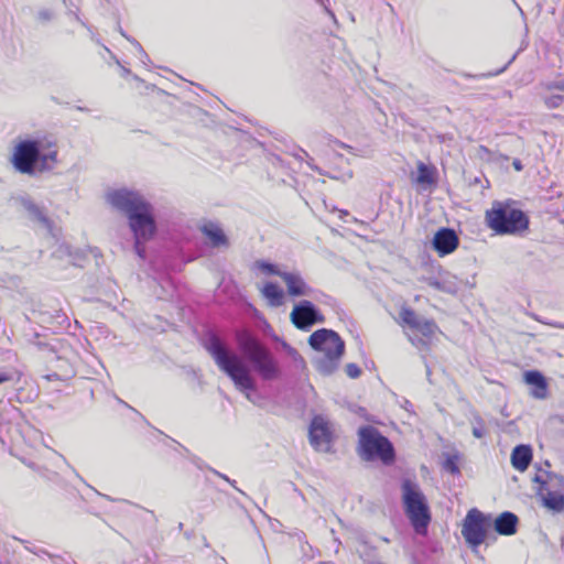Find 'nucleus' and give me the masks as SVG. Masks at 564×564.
Returning <instances> with one entry per match:
<instances>
[{
    "label": "nucleus",
    "instance_id": "obj_25",
    "mask_svg": "<svg viewBox=\"0 0 564 564\" xmlns=\"http://www.w3.org/2000/svg\"><path fill=\"white\" fill-rule=\"evenodd\" d=\"M413 329L424 337H432L437 329V325L433 319L422 317Z\"/></svg>",
    "mask_w": 564,
    "mask_h": 564
},
{
    "label": "nucleus",
    "instance_id": "obj_36",
    "mask_svg": "<svg viewBox=\"0 0 564 564\" xmlns=\"http://www.w3.org/2000/svg\"><path fill=\"white\" fill-rule=\"evenodd\" d=\"M37 19L42 22H48L54 19V13L48 9H41L37 12Z\"/></svg>",
    "mask_w": 564,
    "mask_h": 564
},
{
    "label": "nucleus",
    "instance_id": "obj_47",
    "mask_svg": "<svg viewBox=\"0 0 564 564\" xmlns=\"http://www.w3.org/2000/svg\"><path fill=\"white\" fill-rule=\"evenodd\" d=\"M105 51L109 53L110 57H111V61H113L117 65H120V61L118 59V57L105 45H102Z\"/></svg>",
    "mask_w": 564,
    "mask_h": 564
},
{
    "label": "nucleus",
    "instance_id": "obj_30",
    "mask_svg": "<svg viewBox=\"0 0 564 564\" xmlns=\"http://www.w3.org/2000/svg\"><path fill=\"white\" fill-rule=\"evenodd\" d=\"M256 264L258 269H260L263 273L268 275H276L282 279V273L284 271H281L276 264L265 260H259L256 262Z\"/></svg>",
    "mask_w": 564,
    "mask_h": 564
},
{
    "label": "nucleus",
    "instance_id": "obj_51",
    "mask_svg": "<svg viewBox=\"0 0 564 564\" xmlns=\"http://www.w3.org/2000/svg\"><path fill=\"white\" fill-rule=\"evenodd\" d=\"M431 375H432L431 368H430L429 366H426V377H427V380H429L430 382H432V381H431Z\"/></svg>",
    "mask_w": 564,
    "mask_h": 564
},
{
    "label": "nucleus",
    "instance_id": "obj_29",
    "mask_svg": "<svg viewBox=\"0 0 564 564\" xmlns=\"http://www.w3.org/2000/svg\"><path fill=\"white\" fill-rule=\"evenodd\" d=\"M63 2H64V6L66 7V14L68 17L74 18L77 22H79L87 30L91 31V28L88 25V23L79 17V9L73 3V1L64 0Z\"/></svg>",
    "mask_w": 564,
    "mask_h": 564
},
{
    "label": "nucleus",
    "instance_id": "obj_24",
    "mask_svg": "<svg viewBox=\"0 0 564 564\" xmlns=\"http://www.w3.org/2000/svg\"><path fill=\"white\" fill-rule=\"evenodd\" d=\"M56 161H57V151L53 150V151H48V152L44 153L42 151V144H41L37 171L51 170L52 166L56 163Z\"/></svg>",
    "mask_w": 564,
    "mask_h": 564
},
{
    "label": "nucleus",
    "instance_id": "obj_58",
    "mask_svg": "<svg viewBox=\"0 0 564 564\" xmlns=\"http://www.w3.org/2000/svg\"><path fill=\"white\" fill-rule=\"evenodd\" d=\"M133 79L138 80V82H141V78L139 76H137V75H133Z\"/></svg>",
    "mask_w": 564,
    "mask_h": 564
},
{
    "label": "nucleus",
    "instance_id": "obj_18",
    "mask_svg": "<svg viewBox=\"0 0 564 564\" xmlns=\"http://www.w3.org/2000/svg\"><path fill=\"white\" fill-rule=\"evenodd\" d=\"M518 517L511 511L501 512L494 521V530L500 535H512L517 532Z\"/></svg>",
    "mask_w": 564,
    "mask_h": 564
},
{
    "label": "nucleus",
    "instance_id": "obj_54",
    "mask_svg": "<svg viewBox=\"0 0 564 564\" xmlns=\"http://www.w3.org/2000/svg\"><path fill=\"white\" fill-rule=\"evenodd\" d=\"M551 325L554 326V327H557V328H563V325L560 324V323H554V324H551Z\"/></svg>",
    "mask_w": 564,
    "mask_h": 564
},
{
    "label": "nucleus",
    "instance_id": "obj_62",
    "mask_svg": "<svg viewBox=\"0 0 564 564\" xmlns=\"http://www.w3.org/2000/svg\"><path fill=\"white\" fill-rule=\"evenodd\" d=\"M340 213H341L343 215H348V213H347L346 210H340Z\"/></svg>",
    "mask_w": 564,
    "mask_h": 564
},
{
    "label": "nucleus",
    "instance_id": "obj_48",
    "mask_svg": "<svg viewBox=\"0 0 564 564\" xmlns=\"http://www.w3.org/2000/svg\"><path fill=\"white\" fill-rule=\"evenodd\" d=\"M45 379L48 381H53V380H59L61 378L56 372H53V373L46 375Z\"/></svg>",
    "mask_w": 564,
    "mask_h": 564
},
{
    "label": "nucleus",
    "instance_id": "obj_53",
    "mask_svg": "<svg viewBox=\"0 0 564 564\" xmlns=\"http://www.w3.org/2000/svg\"><path fill=\"white\" fill-rule=\"evenodd\" d=\"M119 32L126 39H127V36H129L120 26H119Z\"/></svg>",
    "mask_w": 564,
    "mask_h": 564
},
{
    "label": "nucleus",
    "instance_id": "obj_37",
    "mask_svg": "<svg viewBox=\"0 0 564 564\" xmlns=\"http://www.w3.org/2000/svg\"><path fill=\"white\" fill-rule=\"evenodd\" d=\"M178 445H180V446L182 447V449L187 454V456L189 457V459L192 460V463H193V464H195L198 468H203L200 458H198V457H197V456H195V455H191V454H189V451H188L186 447H184V446H183V445H181V444H178Z\"/></svg>",
    "mask_w": 564,
    "mask_h": 564
},
{
    "label": "nucleus",
    "instance_id": "obj_55",
    "mask_svg": "<svg viewBox=\"0 0 564 564\" xmlns=\"http://www.w3.org/2000/svg\"><path fill=\"white\" fill-rule=\"evenodd\" d=\"M118 402H119V403H121V404H123V405H124V406H127V408L129 406V404H128V403H126V402H124L123 400H121V399H118Z\"/></svg>",
    "mask_w": 564,
    "mask_h": 564
},
{
    "label": "nucleus",
    "instance_id": "obj_38",
    "mask_svg": "<svg viewBox=\"0 0 564 564\" xmlns=\"http://www.w3.org/2000/svg\"><path fill=\"white\" fill-rule=\"evenodd\" d=\"M25 549L35 555H46L50 557V554H51L47 551H45L44 549H41L37 546H25Z\"/></svg>",
    "mask_w": 564,
    "mask_h": 564
},
{
    "label": "nucleus",
    "instance_id": "obj_39",
    "mask_svg": "<svg viewBox=\"0 0 564 564\" xmlns=\"http://www.w3.org/2000/svg\"><path fill=\"white\" fill-rule=\"evenodd\" d=\"M50 558L53 561L54 564H69L67 560L62 555L50 554Z\"/></svg>",
    "mask_w": 564,
    "mask_h": 564
},
{
    "label": "nucleus",
    "instance_id": "obj_64",
    "mask_svg": "<svg viewBox=\"0 0 564 564\" xmlns=\"http://www.w3.org/2000/svg\"><path fill=\"white\" fill-rule=\"evenodd\" d=\"M318 564H330V563H328V562H319Z\"/></svg>",
    "mask_w": 564,
    "mask_h": 564
},
{
    "label": "nucleus",
    "instance_id": "obj_31",
    "mask_svg": "<svg viewBox=\"0 0 564 564\" xmlns=\"http://www.w3.org/2000/svg\"><path fill=\"white\" fill-rule=\"evenodd\" d=\"M473 435L476 438H482L485 436V421L479 413H473Z\"/></svg>",
    "mask_w": 564,
    "mask_h": 564
},
{
    "label": "nucleus",
    "instance_id": "obj_15",
    "mask_svg": "<svg viewBox=\"0 0 564 564\" xmlns=\"http://www.w3.org/2000/svg\"><path fill=\"white\" fill-rule=\"evenodd\" d=\"M282 280L286 284L288 293L291 296H308L312 288L305 282L299 272H283Z\"/></svg>",
    "mask_w": 564,
    "mask_h": 564
},
{
    "label": "nucleus",
    "instance_id": "obj_61",
    "mask_svg": "<svg viewBox=\"0 0 564 564\" xmlns=\"http://www.w3.org/2000/svg\"><path fill=\"white\" fill-rule=\"evenodd\" d=\"M128 408L134 411V413H138V410L133 409L132 406L129 405Z\"/></svg>",
    "mask_w": 564,
    "mask_h": 564
},
{
    "label": "nucleus",
    "instance_id": "obj_17",
    "mask_svg": "<svg viewBox=\"0 0 564 564\" xmlns=\"http://www.w3.org/2000/svg\"><path fill=\"white\" fill-rule=\"evenodd\" d=\"M34 345L43 351L47 352V359L53 361L56 360L62 364H67V359L65 356L66 346L63 340L54 338L50 341L36 340Z\"/></svg>",
    "mask_w": 564,
    "mask_h": 564
},
{
    "label": "nucleus",
    "instance_id": "obj_12",
    "mask_svg": "<svg viewBox=\"0 0 564 564\" xmlns=\"http://www.w3.org/2000/svg\"><path fill=\"white\" fill-rule=\"evenodd\" d=\"M458 246L459 238L456 231L449 227L440 228L432 239V248L440 257L453 253Z\"/></svg>",
    "mask_w": 564,
    "mask_h": 564
},
{
    "label": "nucleus",
    "instance_id": "obj_35",
    "mask_svg": "<svg viewBox=\"0 0 564 564\" xmlns=\"http://www.w3.org/2000/svg\"><path fill=\"white\" fill-rule=\"evenodd\" d=\"M69 256L73 259V264L77 267H84V260L86 259V253L84 251L77 250L74 253L69 252Z\"/></svg>",
    "mask_w": 564,
    "mask_h": 564
},
{
    "label": "nucleus",
    "instance_id": "obj_57",
    "mask_svg": "<svg viewBox=\"0 0 564 564\" xmlns=\"http://www.w3.org/2000/svg\"><path fill=\"white\" fill-rule=\"evenodd\" d=\"M91 39H93L97 44H100L99 39H96L94 35L91 36Z\"/></svg>",
    "mask_w": 564,
    "mask_h": 564
},
{
    "label": "nucleus",
    "instance_id": "obj_16",
    "mask_svg": "<svg viewBox=\"0 0 564 564\" xmlns=\"http://www.w3.org/2000/svg\"><path fill=\"white\" fill-rule=\"evenodd\" d=\"M524 382L532 388L531 395L543 400L547 397V381L539 370H527L523 375Z\"/></svg>",
    "mask_w": 564,
    "mask_h": 564
},
{
    "label": "nucleus",
    "instance_id": "obj_7",
    "mask_svg": "<svg viewBox=\"0 0 564 564\" xmlns=\"http://www.w3.org/2000/svg\"><path fill=\"white\" fill-rule=\"evenodd\" d=\"M532 481L538 484L535 495L543 507L554 513L564 511V475L539 468Z\"/></svg>",
    "mask_w": 564,
    "mask_h": 564
},
{
    "label": "nucleus",
    "instance_id": "obj_21",
    "mask_svg": "<svg viewBox=\"0 0 564 564\" xmlns=\"http://www.w3.org/2000/svg\"><path fill=\"white\" fill-rule=\"evenodd\" d=\"M261 293L272 307H279L284 303V291L276 282H267Z\"/></svg>",
    "mask_w": 564,
    "mask_h": 564
},
{
    "label": "nucleus",
    "instance_id": "obj_49",
    "mask_svg": "<svg viewBox=\"0 0 564 564\" xmlns=\"http://www.w3.org/2000/svg\"><path fill=\"white\" fill-rule=\"evenodd\" d=\"M230 486H232L237 491H239L241 495L246 496L245 491H242L241 489H239L237 486H236V480L234 479H230L229 480H226Z\"/></svg>",
    "mask_w": 564,
    "mask_h": 564
},
{
    "label": "nucleus",
    "instance_id": "obj_46",
    "mask_svg": "<svg viewBox=\"0 0 564 564\" xmlns=\"http://www.w3.org/2000/svg\"><path fill=\"white\" fill-rule=\"evenodd\" d=\"M127 40L138 50L142 51V45L133 37L127 36Z\"/></svg>",
    "mask_w": 564,
    "mask_h": 564
},
{
    "label": "nucleus",
    "instance_id": "obj_28",
    "mask_svg": "<svg viewBox=\"0 0 564 564\" xmlns=\"http://www.w3.org/2000/svg\"><path fill=\"white\" fill-rule=\"evenodd\" d=\"M542 99L547 109H556L564 101V93H550V95H544Z\"/></svg>",
    "mask_w": 564,
    "mask_h": 564
},
{
    "label": "nucleus",
    "instance_id": "obj_20",
    "mask_svg": "<svg viewBox=\"0 0 564 564\" xmlns=\"http://www.w3.org/2000/svg\"><path fill=\"white\" fill-rule=\"evenodd\" d=\"M533 458V451L530 445L519 444L511 453V464L519 471H524L530 466Z\"/></svg>",
    "mask_w": 564,
    "mask_h": 564
},
{
    "label": "nucleus",
    "instance_id": "obj_60",
    "mask_svg": "<svg viewBox=\"0 0 564 564\" xmlns=\"http://www.w3.org/2000/svg\"><path fill=\"white\" fill-rule=\"evenodd\" d=\"M300 151H301L302 153H304L305 155H308V154H307V152H306L305 150L300 149Z\"/></svg>",
    "mask_w": 564,
    "mask_h": 564
},
{
    "label": "nucleus",
    "instance_id": "obj_11",
    "mask_svg": "<svg viewBox=\"0 0 564 564\" xmlns=\"http://www.w3.org/2000/svg\"><path fill=\"white\" fill-rule=\"evenodd\" d=\"M308 438L311 445L319 452H329L333 441V434L328 426L327 421L321 416L315 415L310 424Z\"/></svg>",
    "mask_w": 564,
    "mask_h": 564
},
{
    "label": "nucleus",
    "instance_id": "obj_63",
    "mask_svg": "<svg viewBox=\"0 0 564 564\" xmlns=\"http://www.w3.org/2000/svg\"><path fill=\"white\" fill-rule=\"evenodd\" d=\"M340 147L341 148H348V145H346L345 143H340Z\"/></svg>",
    "mask_w": 564,
    "mask_h": 564
},
{
    "label": "nucleus",
    "instance_id": "obj_9",
    "mask_svg": "<svg viewBox=\"0 0 564 564\" xmlns=\"http://www.w3.org/2000/svg\"><path fill=\"white\" fill-rule=\"evenodd\" d=\"M41 141L26 139L15 147L12 164L17 171L32 175L39 170Z\"/></svg>",
    "mask_w": 564,
    "mask_h": 564
},
{
    "label": "nucleus",
    "instance_id": "obj_56",
    "mask_svg": "<svg viewBox=\"0 0 564 564\" xmlns=\"http://www.w3.org/2000/svg\"><path fill=\"white\" fill-rule=\"evenodd\" d=\"M91 39H93L97 44H100L99 39H96L94 35L91 36Z\"/></svg>",
    "mask_w": 564,
    "mask_h": 564
},
{
    "label": "nucleus",
    "instance_id": "obj_19",
    "mask_svg": "<svg viewBox=\"0 0 564 564\" xmlns=\"http://www.w3.org/2000/svg\"><path fill=\"white\" fill-rule=\"evenodd\" d=\"M264 334L268 335L273 341L280 343L282 349L285 351V354L292 359L294 362L295 368L297 369H304L306 366V362L304 358L300 355V352L292 347L288 341L282 339L280 336H278L270 324L265 323Z\"/></svg>",
    "mask_w": 564,
    "mask_h": 564
},
{
    "label": "nucleus",
    "instance_id": "obj_22",
    "mask_svg": "<svg viewBox=\"0 0 564 564\" xmlns=\"http://www.w3.org/2000/svg\"><path fill=\"white\" fill-rule=\"evenodd\" d=\"M202 231L209 239L213 247L218 248L228 245V238L218 225L208 223L202 227Z\"/></svg>",
    "mask_w": 564,
    "mask_h": 564
},
{
    "label": "nucleus",
    "instance_id": "obj_1",
    "mask_svg": "<svg viewBox=\"0 0 564 564\" xmlns=\"http://www.w3.org/2000/svg\"><path fill=\"white\" fill-rule=\"evenodd\" d=\"M203 347L213 357L218 368L234 382L237 390L256 403L253 393L258 390L251 371L263 381H275L283 377V368L272 350L254 335H246L240 341V350L247 361L230 351L220 335L209 328L202 338Z\"/></svg>",
    "mask_w": 564,
    "mask_h": 564
},
{
    "label": "nucleus",
    "instance_id": "obj_50",
    "mask_svg": "<svg viewBox=\"0 0 564 564\" xmlns=\"http://www.w3.org/2000/svg\"><path fill=\"white\" fill-rule=\"evenodd\" d=\"M119 66L121 68V76L122 77H127V76H129L131 74V70L129 68L122 66L121 64Z\"/></svg>",
    "mask_w": 564,
    "mask_h": 564
},
{
    "label": "nucleus",
    "instance_id": "obj_8",
    "mask_svg": "<svg viewBox=\"0 0 564 564\" xmlns=\"http://www.w3.org/2000/svg\"><path fill=\"white\" fill-rule=\"evenodd\" d=\"M491 528V514L484 513L473 508L467 512L464 519L462 534L469 547L476 550L482 543L489 544L496 539L490 531Z\"/></svg>",
    "mask_w": 564,
    "mask_h": 564
},
{
    "label": "nucleus",
    "instance_id": "obj_5",
    "mask_svg": "<svg viewBox=\"0 0 564 564\" xmlns=\"http://www.w3.org/2000/svg\"><path fill=\"white\" fill-rule=\"evenodd\" d=\"M401 490L403 510L414 532L419 535H426L432 520L426 497L420 486L408 478L402 480Z\"/></svg>",
    "mask_w": 564,
    "mask_h": 564
},
{
    "label": "nucleus",
    "instance_id": "obj_34",
    "mask_svg": "<svg viewBox=\"0 0 564 564\" xmlns=\"http://www.w3.org/2000/svg\"><path fill=\"white\" fill-rule=\"evenodd\" d=\"M517 55H518V52L514 53L511 56V58L501 68H499L495 72H490L488 74H481L478 77H490V76H498V75L502 74L509 67V65L517 58Z\"/></svg>",
    "mask_w": 564,
    "mask_h": 564
},
{
    "label": "nucleus",
    "instance_id": "obj_27",
    "mask_svg": "<svg viewBox=\"0 0 564 564\" xmlns=\"http://www.w3.org/2000/svg\"><path fill=\"white\" fill-rule=\"evenodd\" d=\"M400 317L402 322L408 325L410 328H414L422 316H419L414 310L410 307H403L400 312Z\"/></svg>",
    "mask_w": 564,
    "mask_h": 564
},
{
    "label": "nucleus",
    "instance_id": "obj_2",
    "mask_svg": "<svg viewBox=\"0 0 564 564\" xmlns=\"http://www.w3.org/2000/svg\"><path fill=\"white\" fill-rule=\"evenodd\" d=\"M108 200L115 208L126 214L134 238V252L140 259L145 260V243L155 236L158 230L152 205L138 192L127 188L111 192Z\"/></svg>",
    "mask_w": 564,
    "mask_h": 564
},
{
    "label": "nucleus",
    "instance_id": "obj_43",
    "mask_svg": "<svg viewBox=\"0 0 564 564\" xmlns=\"http://www.w3.org/2000/svg\"><path fill=\"white\" fill-rule=\"evenodd\" d=\"M140 53V59L143 64L148 65L151 59L149 57V55L147 54V52L142 48V51H138Z\"/></svg>",
    "mask_w": 564,
    "mask_h": 564
},
{
    "label": "nucleus",
    "instance_id": "obj_45",
    "mask_svg": "<svg viewBox=\"0 0 564 564\" xmlns=\"http://www.w3.org/2000/svg\"><path fill=\"white\" fill-rule=\"evenodd\" d=\"M512 166L514 167L516 171H519V172L523 170V164L519 159L513 160Z\"/></svg>",
    "mask_w": 564,
    "mask_h": 564
},
{
    "label": "nucleus",
    "instance_id": "obj_40",
    "mask_svg": "<svg viewBox=\"0 0 564 564\" xmlns=\"http://www.w3.org/2000/svg\"><path fill=\"white\" fill-rule=\"evenodd\" d=\"M317 3H319L324 10L332 17L334 18V13L333 11L328 8V4H329V0H315Z\"/></svg>",
    "mask_w": 564,
    "mask_h": 564
},
{
    "label": "nucleus",
    "instance_id": "obj_44",
    "mask_svg": "<svg viewBox=\"0 0 564 564\" xmlns=\"http://www.w3.org/2000/svg\"><path fill=\"white\" fill-rule=\"evenodd\" d=\"M208 470L212 471L213 474H215L216 476H218L219 478L224 479V480H229V477L227 475L216 470L213 467H208Z\"/></svg>",
    "mask_w": 564,
    "mask_h": 564
},
{
    "label": "nucleus",
    "instance_id": "obj_13",
    "mask_svg": "<svg viewBox=\"0 0 564 564\" xmlns=\"http://www.w3.org/2000/svg\"><path fill=\"white\" fill-rule=\"evenodd\" d=\"M426 283L429 286L445 292L447 294L456 295L466 283L458 279L456 275H452L448 272H445L440 275V278H427Z\"/></svg>",
    "mask_w": 564,
    "mask_h": 564
},
{
    "label": "nucleus",
    "instance_id": "obj_23",
    "mask_svg": "<svg viewBox=\"0 0 564 564\" xmlns=\"http://www.w3.org/2000/svg\"><path fill=\"white\" fill-rule=\"evenodd\" d=\"M415 182L421 185H432L435 183V167L423 162L417 164V176Z\"/></svg>",
    "mask_w": 564,
    "mask_h": 564
},
{
    "label": "nucleus",
    "instance_id": "obj_42",
    "mask_svg": "<svg viewBox=\"0 0 564 564\" xmlns=\"http://www.w3.org/2000/svg\"><path fill=\"white\" fill-rule=\"evenodd\" d=\"M401 406L410 413H413V405L408 399H403Z\"/></svg>",
    "mask_w": 564,
    "mask_h": 564
},
{
    "label": "nucleus",
    "instance_id": "obj_32",
    "mask_svg": "<svg viewBox=\"0 0 564 564\" xmlns=\"http://www.w3.org/2000/svg\"><path fill=\"white\" fill-rule=\"evenodd\" d=\"M541 87L549 93H564V80H547L541 83Z\"/></svg>",
    "mask_w": 564,
    "mask_h": 564
},
{
    "label": "nucleus",
    "instance_id": "obj_14",
    "mask_svg": "<svg viewBox=\"0 0 564 564\" xmlns=\"http://www.w3.org/2000/svg\"><path fill=\"white\" fill-rule=\"evenodd\" d=\"M18 202L23 207V209L28 213L31 220L41 224L48 231H52L53 221L46 215L44 207L37 205L29 196H20L18 198Z\"/></svg>",
    "mask_w": 564,
    "mask_h": 564
},
{
    "label": "nucleus",
    "instance_id": "obj_41",
    "mask_svg": "<svg viewBox=\"0 0 564 564\" xmlns=\"http://www.w3.org/2000/svg\"><path fill=\"white\" fill-rule=\"evenodd\" d=\"M12 380V375L7 371H0V384Z\"/></svg>",
    "mask_w": 564,
    "mask_h": 564
},
{
    "label": "nucleus",
    "instance_id": "obj_10",
    "mask_svg": "<svg viewBox=\"0 0 564 564\" xmlns=\"http://www.w3.org/2000/svg\"><path fill=\"white\" fill-rule=\"evenodd\" d=\"M290 318L297 329L304 332H308L314 325L325 322L324 315L317 306L308 300H302L295 304L290 314Z\"/></svg>",
    "mask_w": 564,
    "mask_h": 564
},
{
    "label": "nucleus",
    "instance_id": "obj_6",
    "mask_svg": "<svg viewBox=\"0 0 564 564\" xmlns=\"http://www.w3.org/2000/svg\"><path fill=\"white\" fill-rule=\"evenodd\" d=\"M360 457L366 462L380 460L390 466L395 462V449L392 442L372 425H364L358 430Z\"/></svg>",
    "mask_w": 564,
    "mask_h": 564
},
{
    "label": "nucleus",
    "instance_id": "obj_3",
    "mask_svg": "<svg viewBox=\"0 0 564 564\" xmlns=\"http://www.w3.org/2000/svg\"><path fill=\"white\" fill-rule=\"evenodd\" d=\"M308 345L319 352L312 359L315 370L322 376L333 375L340 365L345 354V341L339 334L329 328H319L308 337Z\"/></svg>",
    "mask_w": 564,
    "mask_h": 564
},
{
    "label": "nucleus",
    "instance_id": "obj_59",
    "mask_svg": "<svg viewBox=\"0 0 564 564\" xmlns=\"http://www.w3.org/2000/svg\"><path fill=\"white\" fill-rule=\"evenodd\" d=\"M303 535H304V532H302V531L297 534L300 540L303 538Z\"/></svg>",
    "mask_w": 564,
    "mask_h": 564
},
{
    "label": "nucleus",
    "instance_id": "obj_33",
    "mask_svg": "<svg viewBox=\"0 0 564 564\" xmlns=\"http://www.w3.org/2000/svg\"><path fill=\"white\" fill-rule=\"evenodd\" d=\"M345 371L351 379H356L361 375V369L357 364L350 362L346 365Z\"/></svg>",
    "mask_w": 564,
    "mask_h": 564
},
{
    "label": "nucleus",
    "instance_id": "obj_26",
    "mask_svg": "<svg viewBox=\"0 0 564 564\" xmlns=\"http://www.w3.org/2000/svg\"><path fill=\"white\" fill-rule=\"evenodd\" d=\"M459 456L458 454H448L446 455L442 467L445 471L452 474V475H459L460 468H459Z\"/></svg>",
    "mask_w": 564,
    "mask_h": 564
},
{
    "label": "nucleus",
    "instance_id": "obj_52",
    "mask_svg": "<svg viewBox=\"0 0 564 564\" xmlns=\"http://www.w3.org/2000/svg\"><path fill=\"white\" fill-rule=\"evenodd\" d=\"M76 109H77V110H79V111H86V112H87V111H89V109H88V108H86V107H80V106H77V107H76Z\"/></svg>",
    "mask_w": 564,
    "mask_h": 564
},
{
    "label": "nucleus",
    "instance_id": "obj_4",
    "mask_svg": "<svg viewBox=\"0 0 564 564\" xmlns=\"http://www.w3.org/2000/svg\"><path fill=\"white\" fill-rule=\"evenodd\" d=\"M514 200H495L485 213L486 226L499 236H523L530 226L525 212L514 206Z\"/></svg>",
    "mask_w": 564,
    "mask_h": 564
}]
</instances>
